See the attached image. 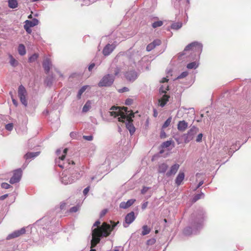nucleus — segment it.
<instances>
[{"label":"nucleus","instance_id":"f257e3e1","mask_svg":"<svg viewBox=\"0 0 251 251\" xmlns=\"http://www.w3.org/2000/svg\"><path fill=\"white\" fill-rule=\"evenodd\" d=\"M205 213L202 208H200L193 213L189 220L190 226L183 230L184 235L189 236L196 234L203 225Z\"/></svg>","mask_w":251,"mask_h":251},{"label":"nucleus","instance_id":"f03ea898","mask_svg":"<svg viewBox=\"0 0 251 251\" xmlns=\"http://www.w3.org/2000/svg\"><path fill=\"white\" fill-rule=\"evenodd\" d=\"M100 222L99 221H96L93 225L92 227V246L94 247L98 244L101 237H107L110 234L111 231L116 226V224L111 227V226L105 223H103L102 225L100 226Z\"/></svg>","mask_w":251,"mask_h":251},{"label":"nucleus","instance_id":"7ed1b4c3","mask_svg":"<svg viewBox=\"0 0 251 251\" xmlns=\"http://www.w3.org/2000/svg\"><path fill=\"white\" fill-rule=\"evenodd\" d=\"M202 50V45L198 42H194L188 45L184 49L183 52L179 55L180 59L184 57L182 56L189 54L188 57L190 59H197L200 57Z\"/></svg>","mask_w":251,"mask_h":251},{"label":"nucleus","instance_id":"20e7f679","mask_svg":"<svg viewBox=\"0 0 251 251\" xmlns=\"http://www.w3.org/2000/svg\"><path fill=\"white\" fill-rule=\"evenodd\" d=\"M61 152L62 151L61 149H58L56 151V153L58 156V158L55 159L56 165H58L61 168L67 169L69 165L75 164L74 162L72 160H65L64 155H60Z\"/></svg>","mask_w":251,"mask_h":251},{"label":"nucleus","instance_id":"39448f33","mask_svg":"<svg viewBox=\"0 0 251 251\" xmlns=\"http://www.w3.org/2000/svg\"><path fill=\"white\" fill-rule=\"evenodd\" d=\"M131 116L126 117L124 114L118 118L119 122H126V127L129 130L131 135L133 134L135 131V128L132 124L133 120Z\"/></svg>","mask_w":251,"mask_h":251},{"label":"nucleus","instance_id":"423d86ee","mask_svg":"<svg viewBox=\"0 0 251 251\" xmlns=\"http://www.w3.org/2000/svg\"><path fill=\"white\" fill-rule=\"evenodd\" d=\"M199 130V128L197 127L194 126H191L186 133L183 134L184 143L187 144L192 141L198 133Z\"/></svg>","mask_w":251,"mask_h":251},{"label":"nucleus","instance_id":"0eeeda50","mask_svg":"<svg viewBox=\"0 0 251 251\" xmlns=\"http://www.w3.org/2000/svg\"><path fill=\"white\" fill-rule=\"evenodd\" d=\"M114 77L112 75H104L98 83L100 87L110 86L114 81Z\"/></svg>","mask_w":251,"mask_h":251},{"label":"nucleus","instance_id":"6e6552de","mask_svg":"<svg viewBox=\"0 0 251 251\" xmlns=\"http://www.w3.org/2000/svg\"><path fill=\"white\" fill-rule=\"evenodd\" d=\"M18 94L21 103L24 105L25 106H27V100L26 96L27 93L25 88L22 85H20L18 88Z\"/></svg>","mask_w":251,"mask_h":251},{"label":"nucleus","instance_id":"1a4fd4ad","mask_svg":"<svg viewBox=\"0 0 251 251\" xmlns=\"http://www.w3.org/2000/svg\"><path fill=\"white\" fill-rule=\"evenodd\" d=\"M122 110L124 111L116 112V111H113L109 112V113L111 116H114L115 117H118L119 116H120V117H121V116L123 114H125L126 117H129L130 116H131L132 117V118H133L134 117V113H133L132 111L130 112L129 111H128L127 107H123V108H122Z\"/></svg>","mask_w":251,"mask_h":251},{"label":"nucleus","instance_id":"9d476101","mask_svg":"<svg viewBox=\"0 0 251 251\" xmlns=\"http://www.w3.org/2000/svg\"><path fill=\"white\" fill-rule=\"evenodd\" d=\"M126 79L130 82L134 81L138 77V73L134 70L127 71L125 74Z\"/></svg>","mask_w":251,"mask_h":251},{"label":"nucleus","instance_id":"9b49d317","mask_svg":"<svg viewBox=\"0 0 251 251\" xmlns=\"http://www.w3.org/2000/svg\"><path fill=\"white\" fill-rule=\"evenodd\" d=\"M22 171L21 169H17L14 172L13 176L10 178L9 182L11 184H14L18 182L22 177Z\"/></svg>","mask_w":251,"mask_h":251},{"label":"nucleus","instance_id":"f8f14e48","mask_svg":"<svg viewBox=\"0 0 251 251\" xmlns=\"http://www.w3.org/2000/svg\"><path fill=\"white\" fill-rule=\"evenodd\" d=\"M135 219L134 212L131 211L128 213L125 217V223L123 224L125 227H127L129 225L131 224Z\"/></svg>","mask_w":251,"mask_h":251},{"label":"nucleus","instance_id":"ddd939ff","mask_svg":"<svg viewBox=\"0 0 251 251\" xmlns=\"http://www.w3.org/2000/svg\"><path fill=\"white\" fill-rule=\"evenodd\" d=\"M61 181L63 184L67 185L73 183L74 182V179L71 178V176H68L65 171H64L62 174Z\"/></svg>","mask_w":251,"mask_h":251},{"label":"nucleus","instance_id":"4468645a","mask_svg":"<svg viewBox=\"0 0 251 251\" xmlns=\"http://www.w3.org/2000/svg\"><path fill=\"white\" fill-rule=\"evenodd\" d=\"M25 232V228H22L19 230H16L12 233L9 234L7 237V240H10L13 238H15L20 236V235L24 234Z\"/></svg>","mask_w":251,"mask_h":251},{"label":"nucleus","instance_id":"2eb2a0df","mask_svg":"<svg viewBox=\"0 0 251 251\" xmlns=\"http://www.w3.org/2000/svg\"><path fill=\"white\" fill-rule=\"evenodd\" d=\"M172 2L174 3L175 7L177 8L179 6L183 7L184 6H187L190 3V0H172Z\"/></svg>","mask_w":251,"mask_h":251},{"label":"nucleus","instance_id":"dca6fc26","mask_svg":"<svg viewBox=\"0 0 251 251\" xmlns=\"http://www.w3.org/2000/svg\"><path fill=\"white\" fill-rule=\"evenodd\" d=\"M116 46L114 44H107L104 48L102 50V53L104 56L109 55L114 50Z\"/></svg>","mask_w":251,"mask_h":251},{"label":"nucleus","instance_id":"f3484780","mask_svg":"<svg viewBox=\"0 0 251 251\" xmlns=\"http://www.w3.org/2000/svg\"><path fill=\"white\" fill-rule=\"evenodd\" d=\"M135 201V199H130L128 200L126 202L123 201L120 204V207L123 209H126L132 205Z\"/></svg>","mask_w":251,"mask_h":251},{"label":"nucleus","instance_id":"a211bd4d","mask_svg":"<svg viewBox=\"0 0 251 251\" xmlns=\"http://www.w3.org/2000/svg\"><path fill=\"white\" fill-rule=\"evenodd\" d=\"M179 168V165L175 164L171 166L170 170L166 173L168 176L175 175Z\"/></svg>","mask_w":251,"mask_h":251},{"label":"nucleus","instance_id":"6ab92c4d","mask_svg":"<svg viewBox=\"0 0 251 251\" xmlns=\"http://www.w3.org/2000/svg\"><path fill=\"white\" fill-rule=\"evenodd\" d=\"M43 68L46 73H48L51 67V63L49 58H46L43 62Z\"/></svg>","mask_w":251,"mask_h":251},{"label":"nucleus","instance_id":"aec40b11","mask_svg":"<svg viewBox=\"0 0 251 251\" xmlns=\"http://www.w3.org/2000/svg\"><path fill=\"white\" fill-rule=\"evenodd\" d=\"M170 96L166 94H164L161 98L159 100V104L161 107H163L169 101Z\"/></svg>","mask_w":251,"mask_h":251},{"label":"nucleus","instance_id":"412c9836","mask_svg":"<svg viewBox=\"0 0 251 251\" xmlns=\"http://www.w3.org/2000/svg\"><path fill=\"white\" fill-rule=\"evenodd\" d=\"M187 127L188 123L185 121H179L177 124V129L180 131H184Z\"/></svg>","mask_w":251,"mask_h":251},{"label":"nucleus","instance_id":"4be33fe9","mask_svg":"<svg viewBox=\"0 0 251 251\" xmlns=\"http://www.w3.org/2000/svg\"><path fill=\"white\" fill-rule=\"evenodd\" d=\"M184 176L185 175L183 172L179 173L175 180V182L177 186H179L181 184L182 181L184 179Z\"/></svg>","mask_w":251,"mask_h":251},{"label":"nucleus","instance_id":"5701e85b","mask_svg":"<svg viewBox=\"0 0 251 251\" xmlns=\"http://www.w3.org/2000/svg\"><path fill=\"white\" fill-rule=\"evenodd\" d=\"M40 154L39 151L37 152H29L26 153L25 155V158L26 160L31 159V158H34Z\"/></svg>","mask_w":251,"mask_h":251},{"label":"nucleus","instance_id":"b1692460","mask_svg":"<svg viewBox=\"0 0 251 251\" xmlns=\"http://www.w3.org/2000/svg\"><path fill=\"white\" fill-rule=\"evenodd\" d=\"M39 24V21L35 18L33 19L32 20H26L25 21V25L29 26V27H33Z\"/></svg>","mask_w":251,"mask_h":251},{"label":"nucleus","instance_id":"393cba45","mask_svg":"<svg viewBox=\"0 0 251 251\" xmlns=\"http://www.w3.org/2000/svg\"><path fill=\"white\" fill-rule=\"evenodd\" d=\"M168 166L166 163H162L159 165L158 172L160 173H164L167 171Z\"/></svg>","mask_w":251,"mask_h":251},{"label":"nucleus","instance_id":"a878e982","mask_svg":"<svg viewBox=\"0 0 251 251\" xmlns=\"http://www.w3.org/2000/svg\"><path fill=\"white\" fill-rule=\"evenodd\" d=\"M18 51L19 54L22 56L25 54L26 50L25 46L22 44H20L18 46Z\"/></svg>","mask_w":251,"mask_h":251},{"label":"nucleus","instance_id":"bb28decb","mask_svg":"<svg viewBox=\"0 0 251 251\" xmlns=\"http://www.w3.org/2000/svg\"><path fill=\"white\" fill-rule=\"evenodd\" d=\"M173 137L175 139V140L176 141L178 145H179L184 142L183 134L181 135L176 134L174 135Z\"/></svg>","mask_w":251,"mask_h":251},{"label":"nucleus","instance_id":"cd10ccee","mask_svg":"<svg viewBox=\"0 0 251 251\" xmlns=\"http://www.w3.org/2000/svg\"><path fill=\"white\" fill-rule=\"evenodd\" d=\"M91 107V102L90 100L86 101L82 108V112L86 113L88 112Z\"/></svg>","mask_w":251,"mask_h":251},{"label":"nucleus","instance_id":"c85d7f7f","mask_svg":"<svg viewBox=\"0 0 251 251\" xmlns=\"http://www.w3.org/2000/svg\"><path fill=\"white\" fill-rule=\"evenodd\" d=\"M168 90H169V86L165 84L164 85H162L160 87L159 93L160 94H165Z\"/></svg>","mask_w":251,"mask_h":251},{"label":"nucleus","instance_id":"c756f323","mask_svg":"<svg viewBox=\"0 0 251 251\" xmlns=\"http://www.w3.org/2000/svg\"><path fill=\"white\" fill-rule=\"evenodd\" d=\"M8 6L11 8H15L18 6L17 0H8Z\"/></svg>","mask_w":251,"mask_h":251},{"label":"nucleus","instance_id":"7c9ffc66","mask_svg":"<svg viewBox=\"0 0 251 251\" xmlns=\"http://www.w3.org/2000/svg\"><path fill=\"white\" fill-rule=\"evenodd\" d=\"M82 174L79 172H75L71 174V178L74 179V182L81 177Z\"/></svg>","mask_w":251,"mask_h":251},{"label":"nucleus","instance_id":"2f4dec72","mask_svg":"<svg viewBox=\"0 0 251 251\" xmlns=\"http://www.w3.org/2000/svg\"><path fill=\"white\" fill-rule=\"evenodd\" d=\"M228 142L225 140H223L220 142V145L223 147V149L225 152H226L228 150Z\"/></svg>","mask_w":251,"mask_h":251},{"label":"nucleus","instance_id":"473e14b6","mask_svg":"<svg viewBox=\"0 0 251 251\" xmlns=\"http://www.w3.org/2000/svg\"><path fill=\"white\" fill-rule=\"evenodd\" d=\"M9 57L10 58L9 63L10 65L13 67L17 66L18 64V61L11 55H9Z\"/></svg>","mask_w":251,"mask_h":251},{"label":"nucleus","instance_id":"72a5a7b5","mask_svg":"<svg viewBox=\"0 0 251 251\" xmlns=\"http://www.w3.org/2000/svg\"><path fill=\"white\" fill-rule=\"evenodd\" d=\"M199 66V64L196 62H193L187 64V68L189 69H196Z\"/></svg>","mask_w":251,"mask_h":251},{"label":"nucleus","instance_id":"f704fd0d","mask_svg":"<svg viewBox=\"0 0 251 251\" xmlns=\"http://www.w3.org/2000/svg\"><path fill=\"white\" fill-rule=\"evenodd\" d=\"M142 235H146L147 234H148L151 231V229L149 228L147 225L143 226L142 227Z\"/></svg>","mask_w":251,"mask_h":251},{"label":"nucleus","instance_id":"c9c22d12","mask_svg":"<svg viewBox=\"0 0 251 251\" xmlns=\"http://www.w3.org/2000/svg\"><path fill=\"white\" fill-rule=\"evenodd\" d=\"M87 86H86V85L83 86L79 90L77 95V97L78 99H80L81 98V96L82 94L86 90V89H87Z\"/></svg>","mask_w":251,"mask_h":251},{"label":"nucleus","instance_id":"e433bc0d","mask_svg":"<svg viewBox=\"0 0 251 251\" xmlns=\"http://www.w3.org/2000/svg\"><path fill=\"white\" fill-rule=\"evenodd\" d=\"M182 26V23L177 22L173 23L171 25V28L177 30L180 28Z\"/></svg>","mask_w":251,"mask_h":251},{"label":"nucleus","instance_id":"4c0bfd02","mask_svg":"<svg viewBox=\"0 0 251 251\" xmlns=\"http://www.w3.org/2000/svg\"><path fill=\"white\" fill-rule=\"evenodd\" d=\"M173 144V146L174 147V143L171 140L163 142L162 144V148H168Z\"/></svg>","mask_w":251,"mask_h":251},{"label":"nucleus","instance_id":"58836bf2","mask_svg":"<svg viewBox=\"0 0 251 251\" xmlns=\"http://www.w3.org/2000/svg\"><path fill=\"white\" fill-rule=\"evenodd\" d=\"M38 57L37 53H34L28 58V61L30 63L34 62Z\"/></svg>","mask_w":251,"mask_h":251},{"label":"nucleus","instance_id":"ea45409f","mask_svg":"<svg viewBox=\"0 0 251 251\" xmlns=\"http://www.w3.org/2000/svg\"><path fill=\"white\" fill-rule=\"evenodd\" d=\"M120 72L121 69L117 66L113 68V69L112 68L111 70V72L113 73L115 75H117Z\"/></svg>","mask_w":251,"mask_h":251},{"label":"nucleus","instance_id":"a19ab883","mask_svg":"<svg viewBox=\"0 0 251 251\" xmlns=\"http://www.w3.org/2000/svg\"><path fill=\"white\" fill-rule=\"evenodd\" d=\"M163 25V22L161 21H158L157 22H155L152 24V26L153 28H155L157 27H160L162 26Z\"/></svg>","mask_w":251,"mask_h":251},{"label":"nucleus","instance_id":"79ce46f5","mask_svg":"<svg viewBox=\"0 0 251 251\" xmlns=\"http://www.w3.org/2000/svg\"><path fill=\"white\" fill-rule=\"evenodd\" d=\"M171 120H172V118L171 117H169L165 122V123H164V124L162 126V128H165L166 127H167L168 126H169L171 124Z\"/></svg>","mask_w":251,"mask_h":251},{"label":"nucleus","instance_id":"37998d69","mask_svg":"<svg viewBox=\"0 0 251 251\" xmlns=\"http://www.w3.org/2000/svg\"><path fill=\"white\" fill-rule=\"evenodd\" d=\"M204 196V194L203 193L201 192V193L197 194L196 195H195V197L193 198V200H194V201H196L198 200H199V199H200L201 198H203Z\"/></svg>","mask_w":251,"mask_h":251},{"label":"nucleus","instance_id":"c03bdc74","mask_svg":"<svg viewBox=\"0 0 251 251\" xmlns=\"http://www.w3.org/2000/svg\"><path fill=\"white\" fill-rule=\"evenodd\" d=\"M13 128V124L12 123H9L5 125V129L9 131L12 130Z\"/></svg>","mask_w":251,"mask_h":251},{"label":"nucleus","instance_id":"a18cd8bd","mask_svg":"<svg viewBox=\"0 0 251 251\" xmlns=\"http://www.w3.org/2000/svg\"><path fill=\"white\" fill-rule=\"evenodd\" d=\"M188 75V73L186 71L183 72L181 74L178 75L177 77V79H181L185 77Z\"/></svg>","mask_w":251,"mask_h":251},{"label":"nucleus","instance_id":"49530a36","mask_svg":"<svg viewBox=\"0 0 251 251\" xmlns=\"http://www.w3.org/2000/svg\"><path fill=\"white\" fill-rule=\"evenodd\" d=\"M151 43L153 44V45L154 46V47L155 48L156 46L161 44V41L159 39H155L152 42H151Z\"/></svg>","mask_w":251,"mask_h":251},{"label":"nucleus","instance_id":"de8ad7c7","mask_svg":"<svg viewBox=\"0 0 251 251\" xmlns=\"http://www.w3.org/2000/svg\"><path fill=\"white\" fill-rule=\"evenodd\" d=\"M111 159H112V156H108L107 157V158H106V159H105V162H104L105 164L109 166L110 164L111 163Z\"/></svg>","mask_w":251,"mask_h":251},{"label":"nucleus","instance_id":"09e8293b","mask_svg":"<svg viewBox=\"0 0 251 251\" xmlns=\"http://www.w3.org/2000/svg\"><path fill=\"white\" fill-rule=\"evenodd\" d=\"M154 48H155L154 46L151 43L147 46L146 50L148 51H150Z\"/></svg>","mask_w":251,"mask_h":251},{"label":"nucleus","instance_id":"8fccbe9b","mask_svg":"<svg viewBox=\"0 0 251 251\" xmlns=\"http://www.w3.org/2000/svg\"><path fill=\"white\" fill-rule=\"evenodd\" d=\"M202 136H203V134L201 133L198 134V135H197V136L196 137V141L197 142H201Z\"/></svg>","mask_w":251,"mask_h":251},{"label":"nucleus","instance_id":"3c124183","mask_svg":"<svg viewBox=\"0 0 251 251\" xmlns=\"http://www.w3.org/2000/svg\"><path fill=\"white\" fill-rule=\"evenodd\" d=\"M156 240L154 238L149 239L147 241V244L148 245H152L155 244Z\"/></svg>","mask_w":251,"mask_h":251},{"label":"nucleus","instance_id":"603ef678","mask_svg":"<svg viewBox=\"0 0 251 251\" xmlns=\"http://www.w3.org/2000/svg\"><path fill=\"white\" fill-rule=\"evenodd\" d=\"M79 207L78 206H73L70 209V212H76L79 210Z\"/></svg>","mask_w":251,"mask_h":251},{"label":"nucleus","instance_id":"864d4df0","mask_svg":"<svg viewBox=\"0 0 251 251\" xmlns=\"http://www.w3.org/2000/svg\"><path fill=\"white\" fill-rule=\"evenodd\" d=\"M1 186L2 188L6 189H8L11 187L10 184L5 182L2 183Z\"/></svg>","mask_w":251,"mask_h":251},{"label":"nucleus","instance_id":"5fc2aeb1","mask_svg":"<svg viewBox=\"0 0 251 251\" xmlns=\"http://www.w3.org/2000/svg\"><path fill=\"white\" fill-rule=\"evenodd\" d=\"M83 139H84L86 140L87 141H92L93 139V137L92 135H89V136H83Z\"/></svg>","mask_w":251,"mask_h":251},{"label":"nucleus","instance_id":"6e6d98bb","mask_svg":"<svg viewBox=\"0 0 251 251\" xmlns=\"http://www.w3.org/2000/svg\"><path fill=\"white\" fill-rule=\"evenodd\" d=\"M133 102V100L131 99H127L125 101V104L126 105H131Z\"/></svg>","mask_w":251,"mask_h":251},{"label":"nucleus","instance_id":"4d7b16f0","mask_svg":"<svg viewBox=\"0 0 251 251\" xmlns=\"http://www.w3.org/2000/svg\"><path fill=\"white\" fill-rule=\"evenodd\" d=\"M30 27H29V26H28L26 25H24V28L28 33H31V29H30Z\"/></svg>","mask_w":251,"mask_h":251},{"label":"nucleus","instance_id":"13d9d810","mask_svg":"<svg viewBox=\"0 0 251 251\" xmlns=\"http://www.w3.org/2000/svg\"><path fill=\"white\" fill-rule=\"evenodd\" d=\"M128 91H129V89L126 87H124L118 90V92L119 93H123V92H127Z\"/></svg>","mask_w":251,"mask_h":251},{"label":"nucleus","instance_id":"bf43d9fd","mask_svg":"<svg viewBox=\"0 0 251 251\" xmlns=\"http://www.w3.org/2000/svg\"><path fill=\"white\" fill-rule=\"evenodd\" d=\"M149 189V187H143V188H142V189L141 191V192L142 194H145L148 191V190Z\"/></svg>","mask_w":251,"mask_h":251},{"label":"nucleus","instance_id":"052dcab7","mask_svg":"<svg viewBox=\"0 0 251 251\" xmlns=\"http://www.w3.org/2000/svg\"><path fill=\"white\" fill-rule=\"evenodd\" d=\"M89 189H90V187L88 186L84 189V190L83 191L84 195L86 196L88 194V193L89 192Z\"/></svg>","mask_w":251,"mask_h":251},{"label":"nucleus","instance_id":"680f3d73","mask_svg":"<svg viewBox=\"0 0 251 251\" xmlns=\"http://www.w3.org/2000/svg\"><path fill=\"white\" fill-rule=\"evenodd\" d=\"M148 201H146V202H145L144 203H143L142 205V209L143 210H144L145 209H146L148 206Z\"/></svg>","mask_w":251,"mask_h":251},{"label":"nucleus","instance_id":"e2e57ef3","mask_svg":"<svg viewBox=\"0 0 251 251\" xmlns=\"http://www.w3.org/2000/svg\"><path fill=\"white\" fill-rule=\"evenodd\" d=\"M67 151H68V149H67V148L64 149L63 151V154H61V153L60 155H64V158H65V156H66V154H67Z\"/></svg>","mask_w":251,"mask_h":251},{"label":"nucleus","instance_id":"0e129e2a","mask_svg":"<svg viewBox=\"0 0 251 251\" xmlns=\"http://www.w3.org/2000/svg\"><path fill=\"white\" fill-rule=\"evenodd\" d=\"M94 66H95V64L94 63H92V64H90L89 65V67H88L89 71H91L93 69Z\"/></svg>","mask_w":251,"mask_h":251},{"label":"nucleus","instance_id":"69168bd1","mask_svg":"<svg viewBox=\"0 0 251 251\" xmlns=\"http://www.w3.org/2000/svg\"><path fill=\"white\" fill-rule=\"evenodd\" d=\"M161 138H164L166 137V133L164 131H161L160 133Z\"/></svg>","mask_w":251,"mask_h":251},{"label":"nucleus","instance_id":"338daca9","mask_svg":"<svg viewBox=\"0 0 251 251\" xmlns=\"http://www.w3.org/2000/svg\"><path fill=\"white\" fill-rule=\"evenodd\" d=\"M65 206H66V203H62L60 204V208L61 210H63L65 208Z\"/></svg>","mask_w":251,"mask_h":251},{"label":"nucleus","instance_id":"774afa93","mask_svg":"<svg viewBox=\"0 0 251 251\" xmlns=\"http://www.w3.org/2000/svg\"><path fill=\"white\" fill-rule=\"evenodd\" d=\"M168 81V79H167L166 77H164L160 81V82L164 83V82H167Z\"/></svg>","mask_w":251,"mask_h":251}]
</instances>
